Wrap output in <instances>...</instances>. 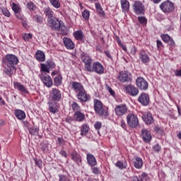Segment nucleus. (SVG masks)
Listing matches in <instances>:
<instances>
[{"label": "nucleus", "mask_w": 181, "mask_h": 181, "mask_svg": "<svg viewBox=\"0 0 181 181\" xmlns=\"http://www.w3.org/2000/svg\"><path fill=\"white\" fill-rule=\"evenodd\" d=\"M118 80L121 83H131L132 81V74L128 71H121Z\"/></svg>", "instance_id": "6e6552de"}, {"label": "nucleus", "mask_w": 181, "mask_h": 181, "mask_svg": "<svg viewBox=\"0 0 181 181\" xmlns=\"http://www.w3.org/2000/svg\"><path fill=\"white\" fill-rule=\"evenodd\" d=\"M127 121L129 127L130 128H136L138 124H139V120H138V117L132 113L129 114L127 117Z\"/></svg>", "instance_id": "39448f33"}, {"label": "nucleus", "mask_w": 181, "mask_h": 181, "mask_svg": "<svg viewBox=\"0 0 181 181\" xmlns=\"http://www.w3.org/2000/svg\"><path fill=\"white\" fill-rule=\"evenodd\" d=\"M101 127H103V124L100 122H96L94 124V128L97 129V131L101 129Z\"/></svg>", "instance_id": "603ef678"}, {"label": "nucleus", "mask_w": 181, "mask_h": 181, "mask_svg": "<svg viewBox=\"0 0 181 181\" xmlns=\"http://www.w3.org/2000/svg\"><path fill=\"white\" fill-rule=\"evenodd\" d=\"M107 91H109V93H110V94H111V95H113V96L115 95V92H114L112 90V88H111V87L107 86Z\"/></svg>", "instance_id": "0e129e2a"}, {"label": "nucleus", "mask_w": 181, "mask_h": 181, "mask_svg": "<svg viewBox=\"0 0 181 181\" xmlns=\"http://www.w3.org/2000/svg\"><path fill=\"white\" fill-rule=\"evenodd\" d=\"M16 13V16L18 19H23V16H22V14L21 13V11H17L15 13Z\"/></svg>", "instance_id": "e2e57ef3"}, {"label": "nucleus", "mask_w": 181, "mask_h": 181, "mask_svg": "<svg viewBox=\"0 0 181 181\" xmlns=\"http://www.w3.org/2000/svg\"><path fill=\"white\" fill-rule=\"evenodd\" d=\"M120 4L123 12L129 11V1L128 0H120Z\"/></svg>", "instance_id": "cd10ccee"}, {"label": "nucleus", "mask_w": 181, "mask_h": 181, "mask_svg": "<svg viewBox=\"0 0 181 181\" xmlns=\"http://www.w3.org/2000/svg\"><path fill=\"white\" fill-rule=\"evenodd\" d=\"M59 181H70V178L64 175H59Z\"/></svg>", "instance_id": "8fccbe9b"}, {"label": "nucleus", "mask_w": 181, "mask_h": 181, "mask_svg": "<svg viewBox=\"0 0 181 181\" xmlns=\"http://www.w3.org/2000/svg\"><path fill=\"white\" fill-rule=\"evenodd\" d=\"M72 88L74 90L75 93H80L84 90L83 85L78 82H72Z\"/></svg>", "instance_id": "4be33fe9"}, {"label": "nucleus", "mask_w": 181, "mask_h": 181, "mask_svg": "<svg viewBox=\"0 0 181 181\" xmlns=\"http://www.w3.org/2000/svg\"><path fill=\"white\" fill-rule=\"evenodd\" d=\"M82 16L83 18V19H89L90 18V11H88V10H85L83 11L82 13Z\"/></svg>", "instance_id": "de8ad7c7"}, {"label": "nucleus", "mask_w": 181, "mask_h": 181, "mask_svg": "<svg viewBox=\"0 0 181 181\" xmlns=\"http://www.w3.org/2000/svg\"><path fill=\"white\" fill-rule=\"evenodd\" d=\"M12 9H13L14 13L21 12V11H22V8H21L19 7V6H18V4H16L15 3L12 4Z\"/></svg>", "instance_id": "79ce46f5"}, {"label": "nucleus", "mask_w": 181, "mask_h": 181, "mask_svg": "<svg viewBox=\"0 0 181 181\" xmlns=\"http://www.w3.org/2000/svg\"><path fill=\"white\" fill-rule=\"evenodd\" d=\"M57 141H58L59 145H64L66 144V141L62 137H59Z\"/></svg>", "instance_id": "052dcab7"}, {"label": "nucleus", "mask_w": 181, "mask_h": 181, "mask_svg": "<svg viewBox=\"0 0 181 181\" xmlns=\"http://www.w3.org/2000/svg\"><path fill=\"white\" fill-rule=\"evenodd\" d=\"M162 40L165 42V43H167L169 45V46H171V47H175V41L173 40V38L169 36L168 34H162L160 36Z\"/></svg>", "instance_id": "dca6fc26"}, {"label": "nucleus", "mask_w": 181, "mask_h": 181, "mask_svg": "<svg viewBox=\"0 0 181 181\" xmlns=\"http://www.w3.org/2000/svg\"><path fill=\"white\" fill-rule=\"evenodd\" d=\"M88 71L103 74L104 73V66L99 62H93L92 67L90 66Z\"/></svg>", "instance_id": "423d86ee"}, {"label": "nucleus", "mask_w": 181, "mask_h": 181, "mask_svg": "<svg viewBox=\"0 0 181 181\" xmlns=\"http://www.w3.org/2000/svg\"><path fill=\"white\" fill-rule=\"evenodd\" d=\"M77 98L78 100H80V101H82V103H86V101L88 100V97L87 96V93L84 89L78 93Z\"/></svg>", "instance_id": "5701e85b"}, {"label": "nucleus", "mask_w": 181, "mask_h": 181, "mask_svg": "<svg viewBox=\"0 0 181 181\" xmlns=\"http://www.w3.org/2000/svg\"><path fill=\"white\" fill-rule=\"evenodd\" d=\"M88 129H90V127H88L87 124H83L81 131V135H82V136L87 135Z\"/></svg>", "instance_id": "c9c22d12"}, {"label": "nucleus", "mask_w": 181, "mask_h": 181, "mask_svg": "<svg viewBox=\"0 0 181 181\" xmlns=\"http://www.w3.org/2000/svg\"><path fill=\"white\" fill-rule=\"evenodd\" d=\"M116 166L117 168H119V169H124V168H125L124 167V163H122L121 161H117L116 163Z\"/></svg>", "instance_id": "4d7b16f0"}, {"label": "nucleus", "mask_w": 181, "mask_h": 181, "mask_svg": "<svg viewBox=\"0 0 181 181\" xmlns=\"http://www.w3.org/2000/svg\"><path fill=\"white\" fill-rule=\"evenodd\" d=\"M138 101L141 105H148L149 104V95L143 93L138 98Z\"/></svg>", "instance_id": "2eb2a0df"}, {"label": "nucleus", "mask_w": 181, "mask_h": 181, "mask_svg": "<svg viewBox=\"0 0 181 181\" xmlns=\"http://www.w3.org/2000/svg\"><path fill=\"white\" fill-rule=\"evenodd\" d=\"M44 13L45 14V16H47V21H49V19H52L53 18H54V13L49 7L45 8Z\"/></svg>", "instance_id": "bb28decb"}, {"label": "nucleus", "mask_w": 181, "mask_h": 181, "mask_svg": "<svg viewBox=\"0 0 181 181\" xmlns=\"http://www.w3.org/2000/svg\"><path fill=\"white\" fill-rule=\"evenodd\" d=\"M86 159L88 165H89V166H91V168L97 165V160L95 159V157L93 154L88 153L86 156Z\"/></svg>", "instance_id": "a211bd4d"}, {"label": "nucleus", "mask_w": 181, "mask_h": 181, "mask_svg": "<svg viewBox=\"0 0 181 181\" xmlns=\"http://www.w3.org/2000/svg\"><path fill=\"white\" fill-rule=\"evenodd\" d=\"M74 117L76 119V121H78L79 122L84 121V118H86L84 113H82L80 111L75 112Z\"/></svg>", "instance_id": "c85d7f7f"}, {"label": "nucleus", "mask_w": 181, "mask_h": 181, "mask_svg": "<svg viewBox=\"0 0 181 181\" xmlns=\"http://www.w3.org/2000/svg\"><path fill=\"white\" fill-rule=\"evenodd\" d=\"M34 19L35 21V22H37V23L42 24L43 23V17L40 16H34Z\"/></svg>", "instance_id": "a18cd8bd"}, {"label": "nucleus", "mask_w": 181, "mask_h": 181, "mask_svg": "<svg viewBox=\"0 0 181 181\" xmlns=\"http://www.w3.org/2000/svg\"><path fill=\"white\" fill-rule=\"evenodd\" d=\"M29 132H30V135L36 136V135H37V134L39 132V129L35 128V127H30L29 129Z\"/></svg>", "instance_id": "a19ab883"}, {"label": "nucleus", "mask_w": 181, "mask_h": 181, "mask_svg": "<svg viewBox=\"0 0 181 181\" xmlns=\"http://www.w3.org/2000/svg\"><path fill=\"white\" fill-rule=\"evenodd\" d=\"M141 135L143 136H151V132L147 129H141Z\"/></svg>", "instance_id": "c03bdc74"}, {"label": "nucleus", "mask_w": 181, "mask_h": 181, "mask_svg": "<svg viewBox=\"0 0 181 181\" xmlns=\"http://www.w3.org/2000/svg\"><path fill=\"white\" fill-rule=\"evenodd\" d=\"M71 107L75 112H80V106L78 105V104H77V103L74 102L71 105Z\"/></svg>", "instance_id": "ea45409f"}, {"label": "nucleus", "mask_w": 181, "mask_h": 181, "mask_svg": "<svg viewBox=\"0 0 181 181\" xmlns=\"http://www.w3.org/2000/svg\"><path fill=\"white\" fill-rule=\"evenodd\" d=\"M13 86H14L15 88H17L21 93H25V94H27L28 89H26V88H25V86L21 84V83H19V82H14L13 83Z\"/></svg>", "instance_id": "a878e982"}, {"label": "nucleus", "mask_w": 181, "mask_h": 181, "mask_svg": "<svg viewBox=\"0 0 181 181\" xmlns=\"http://www.w3.org/2000/svg\"><path fill=\"white\" fill-rule=\"evenodd\" d=\"M125 90L126 93H127V94L132 97H136V95L139 94V90H138V88L132 85L127 86L125 87Z\"/></svg>", "instance_id": "ddd939ff"}, {"label": "nucleus", "mask_w": 181, "mask_h": 181, "mask_svg": "<svg viewBox=\"0 0 181 181\" xmlns=\"http://www.w3.org/2000/svg\"><path fill=\"white\" fill-rule=\"evenodd\" d=\"M15 115L16 117V118H18V119H25V118H26V114L25 113L24 111L21 110H15Z\"/></svg>", "instance_id": "393cba45"}, {"label": "nucleus", "mask_w": 181, "mask_h": 181, "mask_svg": "<svg viewBox=\"0 0 181 181\" xmlns=\"http://www.w3.org/2000/svg\"><path fill=\"white\" fill-rule=\"evenodd\" d=\"M141 118L146 125H151V124L153 123V117H152V114H151V112L144 113L141 112Z\"/></svg>", "instance_id": "4468645a"}, {"label": "nucleus", "mask_w": 181, "mask_h": 181, "mask_svg": "<svg viewBox=\"0 0 181 181\" xmlns=\"http://www.w3.org/2000/svg\"><path fill=\"white\" fill-rule=\"evenodd\" d=\"M2 62L4 66V73L7 76H12V71L16 70V64L19 63V59L14 54H8L2 58Z\"/></svg>", "instance_id": "f257e3e1"}, {"label": "nucleus", "mask_w": 181, "mask_h": 181, "mask_svg": "<svg viewBox=\"0 0 181 181\" xmlns=\"http://www.w3.org/2000/svg\"><path fill=\"white\" fill-rule=\"evenodd\" d=\"M81 59L83 63L85 64V70L88 71L89 69L91 67V64L93 63V59H91L88 54L84 52L81 54Z\"/></svg>", "instance_id": "0eeeda50"}, {"label": "nucleus", "mask_w": 181, "mask_h": 181, "mask_svg": "<svg viewBox=\"0 0 181 181\" xmlns=\"http://www.w3.org/2000/svg\"><path fill=\"white\" fill-rule=\"evenodd\" d=\"M176 77H181V69L175 71Z\"/></svg>", "instance_id": "69168bd1"}, {"label": "nucleus", "mask_w": 181, "mask_h": 181, "mask_svg": "<svg viewBox=\"0 0 181 181\" xmlns=\"http://www.w3.org/2000/svg\"><path fill=\"white\" fill-rule=\"evenodd\" d=\"M63 42H64V45L65 46V47H66V49H69V50H71L74 48V42H73L71 39L67 38V37L64 38L63 39Z\"/></svg>", "instance_id": "aec40b11"}, {"label": "nucleus", "mask_w": 181, "mask_h": 181, "mask_svg": "<svg viewBox=\"0 0 181 181\" xmlns=\"http://www.w3.org/2000/svg\"><path fill=\"white\" fill-rule=\"evenodd\" d=\"M50 101L55 103L56 101H60L62 100V92L57 88H52L49 93Z\"/></svg>", "instance_id": "1a4fd4ad"}, {"label": "nucleus", "mask_w": 181, "mask_h": 181, "mask_svg": "<svg viewBox=\"0 0 181 181\" xmlns=\"http://www.w3.org/2000/svg\"><path fill=\"white\" fill-rule=\"evenodd\" d=\"M74 36L76 40H84V34L82 30H77L74 32Z\"/></svg>", "instance_id": "c756f323"}, {"label": "nucleus", "mask_w": 181, "mask_h": 181, "mask_svg": "<svg viewBox=\"0 0 181 181\" xmlns=\"http://www.w3.org/2000/svg\"><path fill=\"white\" fill-rule=\"evenodd\" d=\"M92 172L94 175L100 174V170H98V168H97V167L92 168Z\"/></svg>", "instance_id": "13d9d810"}, {"label": "nucleus", "mask_w": 181, "mask_h": 181, "mask_svg": "<svg viewBox=\"0 0 181 181\" xmlns=\"http://www.w3.org/2000/svg\"><path fill=\"white\" fill-rule=\"evenodd\" d=\"M35 162L36 166H38V168H42V160L35 159Z\"/></svg>", "instance_id": "864d4df0"}, {"label": "nucleus", "mask_w": 181, "mask_h": 181, "mask_svg": "<svg viewBox=\"0 0 181 181\" xmlns=\"http://www.w3.org/2000/svg\"><path fill=\"white\" fill-rule=\"evenodd\" d=\"M133 11L136 15H145V6L140 1H136L133 5Z\"/></svg>", "instance_id": "9d476101"}, {"label": "nucleus", "mask_w": 181, "mask_h": 181, "mask_svg": "<svg viewBox=\"0 0 181 181\" xmlns=\"http://www.w3.org/2000/svg\"><path fill=\"white\" fill-rule=\"evenodd\" d=\"M137 19L141 25H145L146 23H148V19H146L145 16H139Z\"/></svg>", "instance_id": "4c0bfd02"}, {"label": "nucleus", "mask_w": 181, "mask_h": 181, "mask_svg": "<svg viewBox=\"0 0 181 181\" xmlns=\"http://www.w3.org/2000/svg\"><path fill=\"white\" fill-rule=\"evenodd\" d=\"M42 83L46 86L47 87H50L53 84V80H52V77L49 76H43L40 77Z\"/></svg>", "instance_id": "6ab92c4d"}, {"label": "nucleus", "mask_w": 181, "mask_h": 181, "mask_svg": "<svg viewBox=\"0 0 181 181\" xmlns=\"http://www.w3.org/2000/svg\"><path fill=\"white\" fill-rule=\"evenodd\" d=\"M41 67V71L43 73H50V69H49V66L45 64H40Z\"/></svg>", "instance_id": "58836bf2"}, {"label": "nucleus", "mask_w": 181, "mask_h": 181, "mask_svg": "<svg viewBox=\"0 0 181 181\" xmlns=\"http://www.w3.org/2000/svg\"><path fill=\"white\" fill-rule=\"evenodd\" d=\"M153 149L155 152H159V151H160V146H159L158 144H156L153 147Z\"/></svg>", "instance_id": "680f3d73"}, {"label": "nucleus", "mask_w": 181, "mask_h": 181, "mask_svg": "<svg viewBox=\"0 0 181 181\" xmlns=\"http://www.w3.org/2000/svg\"><path fill=\"white\" fill-rule=\"evenodd\" d=\"M95 8L100 16H104V11L103 10V7H101V4H100V3L95 4Z\"/></svg>", "instance_id": "72a5a7b5"}, {"label": "nucleus", "mask_w": 181, "mask_h": 181, "mask_svg": "<svg viewBox=\"0 0 181 181\" xmlns=\"http://www.w3.org/2000/svg\"><path fill=\"white\" fill-rule=\"evenodd\" d=\"M48 105L49 111L51 112V114H57V112H59V106H57L56 103L49 100L48 102Z\"/></svg>", "instance_id": "f3484780"}, {"label": "nucleus", "mask_w": 181, "mask_h": 181, "mask_svg": "<svg viewBox=\"0 0 181 181\" xmlns=\"http://www.w3.org/2000/svg\"><path fill=\"white\" fill-rule=\"evenodd\" d=\"M136 85L140 90H148V81L142 77H138L136 78Z\"/></svg>", "instance_id": "f8f14e48"}, {"label": "nucleus", "mask_w": 181, "mask_h": 181, "mask_svg": "<svg viewBox=\"0 0 181 181\" xmlns=\"http://www.w3.org/2000/svg\"><path fill=\"white\" fill-rule=\"evenodd\" d=\"M49 146H50L49 144H42L41 146V149L43 151V152H49Z\"/></svg>", "instance_id": "09e8293b"}, {"label": "nucleus", "mask_w": 181, "mask_h": 181, "mask_svg": "<svg viewBox=\"0 0 181 181\" xmlns=\"http://www.w3.org/2000/svg\"><path fill=\"white\" fill-rule=\"evenodd\" d=\"M62 80H63L62 75H58L54 78V83L55 86H57V87H59V86H62Z\"/></svg>", "instance_id": "f704fd0d"}, {"label": "nucleus", "mask_w": 181, "mask_h": 181, "mask_svg": "<svg viewBox=\"0 0 181 181\" xmlns=\"http://www.w3.org/2000/svg\"><path fill=\"white\" fill-rule=\"evenodd\" d=\"M71 159L76 163H80V162H81V158L80 157V155L77 153V152H73L71 153Z\"/></svg>", "instance_id": "2f4dec72"}, {"label": "nucleus", "mask_w": 181, "mask_h": 181, "mask_svg": "<svg viewBox=\"0 0 181 181\" xmlns=\"http://www.w3.org/2000/svg\"><path fill=\"white\" fill-rule=\"evenodd\" d=\"M35 57L37 62H45L46 60V55L42 50H38L35 53Z\"/></svg>", "instance_id": "b1692460"}, {"label": "nucleus", "mask_w": 181, "mask_h": 181, "mask_svg": "<svg viewBox=\"0 0 181 181\" xmlns=\"http://www.w3.org/2000/svg\"><path fill=\"white\" fill-rule=\"evenodd\" d=\"M23 38L25 42H28V40H29L30 39H32V34H30V33L23 34Z\"/></svg>", "instance_id": "3c124183"}, {"label": "nucleus", "mask_w": 181, "mask_h": 181, "mask_svg": "<svg viewBox=\"0 0 181 181\" xmlns=\"http://www.w3.org/2000/svg\"><path fill=\"white\" fill-rule=\"evenodd\" d=\"M93 103V108L98 115H100V117H108V109L104 107V105L101 101L98 99H95Z\"/></svg>", "instance_id": "f03ea898"}, {"label": "nucleus", "mask_w": 181, "mask_h": 181, "mask_svg": "<svg viewBox=\"0 0 181 181\" xmlns=\"http://www.w3.org/2000/svg\"><path fill=\"white\" fill-rule=\"evenodd\" d=\"M140 59L142 63H148L149 62V56L145 51H141L140 53Z\"/></svg>", "instance_id": "7c9ffc66"}, {"label": "nucleus", "mask_w": 181, "mask_h": 181, "mask_svg": "<svg viewBox=\"0 0 181 181\" xmlns=\"http://www.w3.org/2000/svg\"><path fill=\"white\" fill-rule=\"evenodd\" d=\"M144 165V161L142 160V158L141 157L136 156L134 158V166L136 168V169H141L142 166Z\"/></svg>", "instance_id": "412c9836"}, {"label": "nucleus", "mask_w": 181, "mask_h": 181, "mask_svg": "<svg viewBox=\"0 0 181 181\" xmlns=\"http://www.w3.org/2000/svg\"><path fill=\"white\" fill-rule=\"evenodd\" d=\"M1 12L4 16H6L7 18H9L11 16V13H9V11L6 9V8H1Z\"/></svg>", "instance_id": "49530a36"}, {"label": "nucleus", "mask_w": 181, "mask_h": 181, "mask_svg": "<svg viewBox=\"0 0 181 181\" xmlns=\"http://www.w3.org/2000/svg\"><path fill=\"white\" fill-rule=\"evenodd\" d=\"M27 8L30 9V11H35V9H36V6L33 2L30 1L27 3Z\"/></svg>", "instance_id": "37998d69"}, {"label": "nucleus", "mask_w": 181, "mask_h": 181, "mask_svg": "<svg viewBox=\"0 0 181 181\" xmlns=\"http://www.w3.org/2000/svg\"><path fill=\"white\" fill-rule=\"evenodd\" d=\"M160 8L164 13H170L175 9V4L172 1L167 0L160 5Z\"/></svg>", "instance_id": "20e7f679"}, {"label": "nucleus", "mask_w": 181, "mask_h": 181, "mask_svg": "<svg viewBox=\"0 0 181 181\" xmlns=\"http://www.w3.org/2000/svg\"><path fill=\"white\" fill-rule=\"evenodd\" d=\"M60 155H62V156H64V158H67V153L64 151V150H62L59 152Z\"/></svg>", "instance_id": "338daca9"}, {"label": "nucleus", "mask_w": 181, "mask_h": 181, "mask_svg": "<svg viewBox=\"0 0 181 181\" xmlns=\"http://www.w3.org/2000/svg\"><path fill=\"white\" fill-rule=\"evenodd\" d=\"M47 64L49 69H54L56 67V64L52 61H47Z\"/></svg>", "instance_id": "6e6d98bb"}, {"label": "nucleus", "mask_w": 181, "mask_h": 181, "mask_svg": "<svg viewBox=\"0 0 181 181\" xmlns=\"http://www.w3.org/2000/svg\"><path fill=\"white\" fill-rule=\"evenodd\" d=\"M142 139L146 142V144H148L152 140V136H143Z\"/></svg>", "instance_id": "5fc2aeb1"}, {"label": "nucleus", "mask_w": 181, "mask_h": 181, "mask_svg": "<svg viewBox=\"0 0 181 181\" xmlns=\"http://www.w3.org/2000/svg\"><path fill=\"white\" fill-rule=\"evenodd\" d=\"M47 25L52 30H62L63 32L66 28L64 24H62L60 21L54 17L47 20Z\"/></svg>", "instance_id": "7ed1b4c3"}, {"label": "nucleus", "mask_w": 181, "mask_h": 181, "mask_svg": "<svg viewBox=\"0 0 181 181\" xmlns=\"http://www.w3.org/2000/svg\"><path fill=\"white\" fill-rule=\"evenodd\" d=\"M154 131H155L156 135H160L161 136H163V135H165V132L163 131V129H162L159 127L156 126L154 129Z\"/></svg>", "instance_id": "e433bc0d"}, {"label": "nucleus", "mask_w": 181, "mask_h": 181, "mask_svg": "<svg viewBox=\"0 0 181 181\" xmlns=\"http://www.w3.org/2000/svg\"><path fill=\"white\" fill-rule=\"evenodd\" d=\"M49 1L52 6H53V8H55V9H59V8L62 6V4H60V1L59 0H49Z\"/></svg>", "instance_id": "473e14b6"}, {"label": "nucleus", "mask_w": 181, "mask_h": 181, "mask_svg": "<svg viewBox=\"0 0 181 181\" xmlns=\"http://www.w3.org/2000/svg\"><path fill=\"white\" fill-rule=\"evenodd\" d=\"M156 43H157V49L160 50V49L163 47V44L162 43V41L159 40L156 41Z\"/></svg>", "instance_id": "bf43d9fd"}, {"label": "nucleus", "mask_w": 181, "mask_h": 181, "mask_svg": "<svg viewBox=\"0 0 181 181\" xmlns=\"http://www.w3.org/2000/svg\"><path fill=\"white\" fill-rule=\"evenodd\" d=\"M128 112L127 105H119L115 108V112L118 117H122Z\"/></svg>", "instance_id": "9b49d317"}, {"label": "nucleus", "mask_w": 181, "mask_h": 181, "mask_svg": "<svg viewBox=\"0 0 181 181\" xmlns=\"http://www.w3.org/2000/svg\"><path fill=\"white\" fill-rule=\"evenodd\" d=\"M136 53V47H132L131 49V54H135Z\"/></svg>", "instance_id": "774afa93"}]
</instances>
